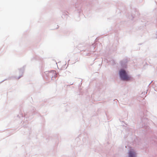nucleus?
Wrapping results in <instances>:
<instances>
[{"label":"nucleus","mask_w":157,"mask_h":157,"mask_svg":"<svg viewBox=\"0 0 157 157\" xmlns=\"http://www.w3.org/2000/svg\"><path fill=\"white\" fill-rule=\"evenodd\" d=\"M135 153L132 151H130L129 153V157H134L135 156Z\"/></svg>","instance_id":"nucleus-2"},{"label":"nucleus","mask_w":157,"mask_h":157,"mask_svg":"<svg viewBox=\"0 0 157 157\" xmlns=\"http://www.w3.org/2000/svg\"><path fill=\"white\" fill-rule=\"evenodd\" d=\"M120 75L121 79L123 80L128 81L131 77L127 75L125 71L123 70H121L120 71Z\"/></svg>","instance_id":"nucleus-1"}]
</instances>
